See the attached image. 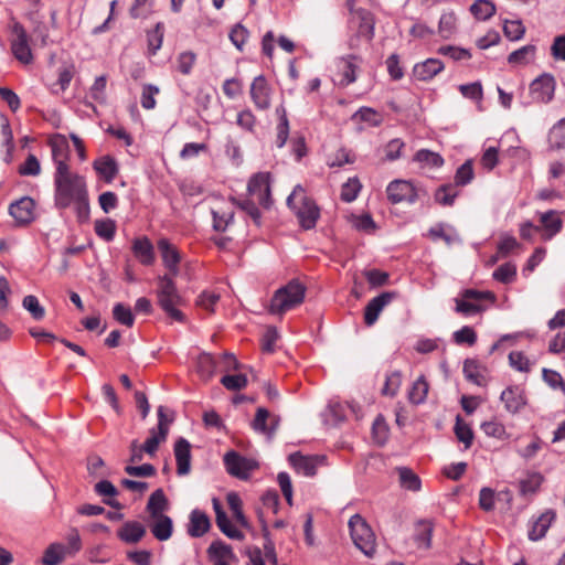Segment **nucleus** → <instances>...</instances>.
I'll use <instances>...</instances> for the list:
<instances>
[{"instance_id":"obj_34","label":"nucleus","mask_w":565,"mask_h":565,"mask_svg":"<svg viewBox=\"0 0 565 565\" xmlns=\"http://www.w3.org/2000/svg\"><path fill=\"white\" fill-rule=\"evenodd\" d=\"M554 516L555 514L551 511L541 514L540 518L533 522L529 531V539L531 541L541 540L548 530L552 521L554 520Z\"/></svg>"},{"instance_id":"obj_54","label":"nucleus","mask_w":565,"mask_h":565,"mask_svg":"<svg viewBox=\"0 0 565 565\" xmlns=\"http://www.w3.org/2000/svg\"><path fill=\"white\" fill-rule=\"evenodd\" d=\"M402 385V374L398 371H394L386 376L382 394L386 396H395Z\"/></svg>"},{"instance_id":"obj_57","label":"nucleus","mask_w":565,"mask_h":565,"mask_svg":"<svg viewBox=\"0 0 565 565\" xmlns=\"http://www.w3.org/2000/svg\"><path fill=\"white\" fill-rule=\"evenodd\" d=\"M457 17L455 12L444 13L439 20V33L447 39L456 31Z\"/></svg>"},{"instance_id":"obj_32","label":"nucleus","mask_w":565,"mask_h":565,"mask_svg":"<svg viewBox=\"0 0 565 565\" xmlns=\"http://www.w3.org/2000/svg\"><path fill=\"white\" fill-rule=\"evenodd\" d=\"M535 45L527 44L513 51L508 56V63L514 66H524L532 63L535 58Z\"/></svg>"},{"instance_id":"obj_22","label":"nucleus","mask_w":565,"mask_h":565,"mask_svg":"<svg viewBox=\"0 0 565 565\" xmlns=\"http://www.w3.org/2000/svg\"><path fill=\"white\" fill-rule=\"evenodd\" d=\"M216 356L210 353H201L196 359V373L204 382L210 381L217 372Z\"/></svg>"},{"instance_id":"obj_26","label":"nucleus","mask_w":565,"mask_h":565,"mask_svg":"<svg viewBox=\"0 0 565 565\" xmlns=\"http://www.w3.org/2000/svg\"><path fill=\"white\" fill-rule=\"evenodd\" d=\"M146 534L145 526L136 521L126 522L118 531V537L130 544L138 543Z\"/></svg>"},{"instance_id":"obj_35","label":"nucleus","mask_w":565,"mask_h":565,"mask_svg":"<svg viewBox=\"0 0 565 565\" xmlns=\"http://www.w3.org/2000/svg\"><path fill=\"white\" fill-rule=\"evenodd\" d=\"M429 391V384L424 375H420L408 390V401L418 405L426 401Z\"/></svg>"},{"instance_id":"obj_53","label":"nucleus","mask_w":565,"mask_h":565,"mask_svg":"<svg viewBox=\"0 0 565 565\" xmlns=\"http://www.w3.org/2000/svg\"><path fill=\"white\" fill-rule=\"evenodd\" d=\"M350 221L352 226L360 232L370 234L376 228V225L370 214L352 215Z\"/></svg>"},{"instance_id":"obj_29","label":"nucleus","mask_w":565,"mask_h":565,"mask_svg":"<svg viewBox=\"0 0 565 565\" xmlns=\"http://www.w3.org/2000/svg\"><path fill=\"white\" fill-rule=\"evenodd\" d=\"M540 222L545 230L544 238L550 239L555 234L561 232L563 222L559 218L556 211H547L545 213H542L540 216Z\"/></svg>"},{"instance_id":"obj_30","label":"nucleus","mask_w":565,"mask_h":565,"mask_svg":"<svg viewBox=\"0 0 565 565\" xmlns=\"http://www.w3.org/2000/svg\"><path fill=\"white\" fill-rule=\"evenodd\" d=\"M443 63L437 58H428L423 63L416 64L414 74L418 79L427 81L433 78L443 70Z\"/></svg>"},{"instance_id":"obj_19","label":"nucleus","mask_w":565,"mask_h":565,"mask_svg":"<svg viewBox=\"0 0 565 565\" xmlns=\"http://www.w3.org/2000/svg\"><path fill=\"white\" fill-rule=\"evenodd\" d=\"M177 473L185 476L191 470V445L185 438H179L174 444Z\"/></svg>"},{"instance_id":"obj_7","label":"nucleus","mask_w":565,"mask_h":565,"mask_svg":"<svg viewBox=\"0 0 565 565\" xmlns=\"http://www.w3.org/2000/svg\"><path fill=\"white\" fill-rule=\"evenodd\" d=\"M11 51L14 57L22 64H30L33 61L29 36L23 25L19 22L12 25Z\"/></svg>"},{"instance_id":"obj_8","label":"nucleus","mask_w":565,"mask_h":565,"mask_svg":"<svg viewBox=\"0 0 565 565\" xmlns=\"http://www.w3.org/2000/svg\"><path fill=\"white\" fill-rule=\"evenodd\" d=\"M250 198L264 207H269L270 200V180L269 173L259 172L253 175L247 185Z\"/></svg>"},{"instance_id":"obj_44","label":"nucleus","mask_w":565,"mask_h":565,"mask_svg":"<svg viewBox=\"0 0 565 565\" xmlns=\"http://www.w3.org/2000/svg\"><path fill=\"white\" fill-rule=\"evenodd\" d=\"M216 524L218 529L230 539L242 541L244 540V534L237 527H235L232 522L228 520L226 513H218L217 518H215Z\"/></svg>"},{"instance_id":"obj_49","label":"nucleus","mask_w":565,"mask_h":565,"mask_svg":"<svg viewBox=\"0 0 565 565\" xmlns=\"http://www.w3.org/2000/svg\"><path fill=\"white\" fill-rule=\"evenodd\" d=\"M94 228L96 235L105 239L106 242H110L115 237L116 223L110 218L96 221Z\"/></svg>"},{"instance_id":"obj_1","label":"nucleus","mask_w":565,"mask_h":565,"mask_svg":"<svg viewBox=\"0 0 565 565\" xmlns=\"http://www.w3.org/2000/svg\"><path fill=\"white\" fill-rule=\"evenodd\" d=\"M54 204L60 210L73 206L78 218H87L89 199L84 175L70 170L54 172Z\"/></svg>"},{"instance_id":"obj_47","label":"nucleus","mask_w":565,"mask_h":565,"mask_svg":"<svg viewBox=\"0 0 565 565\" xmlns=\"http://www.w3.org/2000/svg\"><path fill=\"white\" fill-rule=\"evenodd\" d=\"M390 429L384 417L379 415L372 426L373 440L379 445H384L388 439Z\"/></svg>"},{"instance_id":"obj_46","label":"nucleus","mask_w":565,"mask_h":565,"mask_svg":"<svg viewBox=\"0 0 565 565\" xmlns=\"http://www.w3.org/2000/svg\"><path fill=\"white\" fill-rule=\"evenodd\" d=\"M160 88L153 84H143L140 96V104L143 109H153L157 105L156 96L159 95Z\"/></svg>"},{"instance_id":"obj_51","label":"nucleus","mask_w":565,"mask_h":565,"mask_svg":"<svg viewBox=\"0 0 565 565\" xmlns=\"http://www.w3.org/2000/svg\"><path fill=\"white\" fill-rule=\"evenodd\" d=\"M221 296L220 294L215 291L205 290L200 294V296L196 299V306L209 313L214 312V308L216 303L218 302Z\"/></svg>"},{"instance_id":"obj_6","label":"nucleus","mask_w":565,"mask_h":565,"mask_svg":"<svg viewBox=\"0 0 565 565\" xmlns=\"http://www.w3.org/2000/svg\"><path fill=\"white\" fill-rule=\"evenodd\" d=\"M494 301L495 296L491 291L467 289L461 292V313L471 316L484 311Z\"/></svg>"},{"instance_id":"obj_21","label":"nucleus","mask_w":565,"mask_h":565,"mask_svg":"<svg viewBox=\"0 0 565 565\" xmlns=\"http://www.w3.org/2000/svg\"><path fill=\"white\" fill-rule=\"evenodd\" d=\"M359 57L355 55H348L345 57H341L338 61L337 66L341 76L340 85L348 86L349 84L355 82V72L359 67Z\"/></svg>"},{"instance_id":"obj_64","label":"nucleus","mask_w":565,"mask_h":565,"mask_svg":"<svg viewBox=\"0 0 565 565\" xmlns=\"http://www.w3.org/2000/svg\"><path fill=\"white\" fill-rule=\"evenodd\" d=\"M41 172L40 161L34 154H29L25 161L19 167L21 175H39Z\"/></svg>"},{"instance_id":"obj_2","label":"nucleus","mask_w":565,"mask_h":565,"mask_svg":"<svg viewBox=\"0 0 565 565\" xmlns=\"http://www.w3.org/2000/svg\"><path fill=\"white\" fill-rule=\"evenodd\" d=\"M287 205L296 213L302 228L311 230L316 226L320 210L315 201L307 196L300 184L296 185L287 198Z\"/></svg>"},{"instance_id":"obj_4","label":"nucleus","mask_w":565,"mask_h":565,"mask_svg":"<svg viewBox=\"0 0 565 565\" xmlns=\"http://www.w3.org/2000/svg\"><path fill=\"white\" fill-rule=\"evenodd\" d=\"M306 288L302 284L292 280L275 291L268 311L275 316H282L298 307L305 300Z\"/></svg>"},{"instance_id":"obj_62","label":"nucleus","mask_w":565,"mask_h":565,"mask_svg":"<svg viewBox=\"0 0 565 565\" xmlns=\"http://www.w3.org/2000/svg\"><path fill=\"white\" fill-rule=\"evenodd\" d=\"M173 419H174V417H173L172 412L169 413V409L167 407L159 406L158 407V426H157L156 430L161 431L162 435H168L170 425L172 424Z\"/></svg>"},{"instance_id":"obj_14","label":"nucleus","mask_w":565,"mask_h":565,"mask_svg":"<svg viewBox=\"0 0 565 565\" xmlns=\"http://www.w3.org/2000/svg\"><path fill=\"white\" fill-rule=\"evenodd\" d=\"M158 249L160 252L163 266L167 268L170 276L179 275V265L181 263V255L178 248L171 244L167 238L158 241Z\"/></svg>"},{"instance_id":"obj_48","label":"nucleus","mask_w":565,"mask_h":565,"mask_svg":"<svg viewBox=\"0 0 565 565\" xmlns=\"http://www.w3.org/2000/svg\"><path fill=\"white\" fill-rule=\"evenodd\" d=\"M503 33L511 41H519L525 34V26L520 20H504Z\"/></svg>"},{"instance_id":"obj_40","label":"nucleus","mask_w":565,"mask_h":565,"mask_svg":"<svg viewBox=\"0 0 565 565\" xmlns=\"http://www.w3.org/2000/svg\"><path fill=\"white\" fill-rule=\"evenodd\" d=\"M352 119L366 122L371 127H379L383 122V116L370 107H361L353 114Z\"/></svg>"},{"instance_id":"obj_61","label":"nucleus","mask_w":565,"mask_h":565,"mask_svg":"<svg viewBox=\"0 0 565 565\" xmlns=\"http://www.w3.org/2000/svg\"><path fill=\"white\" fill-rule=\"evenodd\" d=\"M361 189L358 179H349L341 189V200L344 202H352L356 199Z\"/></svg>"},{"instance_id":"obj_20","label":"nucleus","mask_w":565,"mask_h":565,"mask_svg":"<svg viewBox=\"0 0 565 565\" xmlns=\"http://www.w3.org/2000/svg\"><path fill=\"white\" fill-rule=\"evenodd\" d=\"M211 529V520L209 515L199 509H194L190 513L188 534L192 537H201Z\"/></svg>"},{"instance_id":"obj_28","label":"nucleus","mask_w":565,"mask_h":565,"mask_svg":"<svg viewBox=\"0 0 565 565\" xmlns=\"http://www.w3.org/2000/svg\"><path fill=\"white\" fill-rule=\"evenodd\" d=\"M169 502L162 489H157L151 493L147 503V512L151 518L163 516Z\"/></svg>"},{"instance_id":"obj_12","label":"nucleus","mask_w":565,"mask_h":565,"mask_svg":"<svg viewBox=\"0 0 565 565\" xmlns=\"http://www.w3.org/2000/svg\"><path fill=\"white\" fill-rule=\"evenodd\" d=\"M224 463L228 473L239 479H247L256 467L253 460L242 457L235 451L225 454Z\"/></svg>"},{"instance_id":"obj_33","label":"nucleus","mask_w":565,"mask_h":565,"mask_svg":"<svg viewBox=\"0 0 565 565\" xmlns=\"http://www.w3.org/2000/svg\"><path fill=\"white\" fill-rule=\"evenodd\" d=\"M433 534V523L420 520L415 525L414 541L418 548H429Z\"/></svg>"},{"instance_id":"obj_50","label":"nucleus","mask_w":565,"mask_h":565,"mask_svg":"<svg viewBox=\"0 0 565 565\" xmlns=\"http://www.w3.org/2000/svg\"><path fill=\"white\" fill-rule=\"evenodd\" d=\"M458 191L455 185H443L435 193V200L443 206H449L455 203Z\"/></svg>"},{"instance_id":"obj_36","label":"nucleus","mask_w":565,"mask_h":565,"mask_svg":"<svg viewBox=\"0 0 565 565\" xmlns=\"http://www.w3.org/2000/svg\"><path fill=\"white\" fill-rule=\"evenodd\" d=\"M414 161L423 169H435L444 164V159L439 153L426 149L417 151L414 156Z\"/></svg>"},{"instance_id":"obj_3","label":"nucleus","mask_w":565,"mask_h":565,"mask_svg":"<svg viewBox=\"0 0 565 565\" xmlns=\"http://www.w3.org/2000/svg\"><path fill=\"white\" fill-rule=\"evenodd\" d=\"M175 276L162 275L157 279V298L160 308L169 316L171 319L183 322L184 315L178 309V306L181 305V296L178 292L175 282Z\"/></svg>"},{"instance_id":"obj_23","label":"nucleus","mask_w":565,"mask_h":565,"mask_svg":"<svg viewBox=\"0 0 565 565\" xmlns=\"http://www.w3.org/2000/svg\"><path fill=\"white\" fill-rule=\"evenodd\" d=\"M508 412L516 413L525 405V398L520 387H508L500 396Z\"/></svg>"},{"instance_id":"obj_59","label":"nucleus","mask_w":565,"mask_h":565,"mask_svg":"<svg viewBox=\"0 0 565 565\" xmlns=\"http://www.w3.org/2000/svg\"><path fill=\"white\" fill-rule=\"evenodd\" d=\"M168 435H162L161 431L156 430L154 428L150 430V436L143 444L145 452L150 456H153L160 444L166 441Z\"/></svg>"},{"instance_id":"obj_13","label":"nucleus","mask_w":565,"mask_h":565,"mask_svg":"<svg viewBox=\"0 0 565 565\" xmlns=\"http://www.w3.org/2000/svg\"><path fill=\"white\" fill-rule=\"evenodd\" d=\"M250 98L255 107L259 110H266L270 107L271 88L265 76L259 75L252 82Z\"/></svg>"},{"instance_id":"obj_25","label":"nucleus","mask_w":565,"mask_h":565,"mask_svg":"<svg viewBox=\"0 0 565 565\" xmlns=\"http://www.w3.org/2000/svg\"><path fill=\"white\" fill-rule=\"evenodd\" d=\"M150 531L158 541H168L172 536L173 522L170 516L151 518Z\"/></svg>"},{"instance_id":"obj_43","label":"nucleus","mask_w":565,"mask_h":565,"mask_svg":"<svg viewBox=\"0 0 565 565\" xmlns=\"http://www.w3.org/2000/svg\"><path fill=\"white\" fill-rule=\"evenodd\" d=\"M209 554L211 557L215 558V562H226L234 558V553L230 545L221 542L215 541L213 542L209 550Z\"/></svg>"},{"instance_id":"obj_31","label":"nucleus","mask_w":565,"mask_h":565,"mask_svg":"<svg viewBox=\"0 0 565 565\" xmlns=\"http://www.w3.org/2000/svg\"><path fill=\"white\" fill-rule=\"evenodd\" d=\"M486 367L478 361L467 359L463 364V373L468 381L476 385H483L486 383Z\"/></svg>"},{"instance_id":"obj_15","label":"nucleus","mask_w":565,"mask_h":565,"mask_svg":"<svg viewBox=\"0 0 565 565\" xmlns=\"http://www.w3.org/2000/svg\"><path fill=\"white\" fill-rule=\"evenodd\" d=\"M386 193L388 200L394 204L414 202L417 196L414 185L405 180L392 181L386 189Z\"/></svg>"},{"instance_id":"obj_58","label":"nucleus","mask_w":565,"mask_h":565,"mask_svg":"<svg viewBox=\"0 0 565 565\" xmlns=\"http://www.w3.org/2000/svg\"><path fill=\"white\" fill-rule=\"evenodd\" d=\"M22 306L25 310H28L31 313V316L35 320L43 319V317L45 315V310L40 305L39 299L35 296H33V295L25 296L23 298Z\"/></svg>"},{"instance_id":"obj_56","label":"nucleus","mask_w":565,"mask_h":565,"mask_svg":"<svg viewBox=\"0 0 565 565\" xmlns=\"http://www.w3.org/2000/svg\"><path fill=\"white\" fill-rule=\"evenodd\" d=\"M461 95L466 98L476 102L478 104V108L481 109L483 90L480 82H475L468 85H461Z\"/></svg>"},{"instance_id":"obj_37","label":"nucleus","mask_w":565,"mask_h":565,"mask_svg":"<svg viewBox=\"0 0 565 565\" xmlns=\"http://www.w3.org/2000/svg\"><path fill=\"white\" fill-rule=\"evenodd\" d=\"M548 145L552 150L565 148V118L557 121L548 132Z\"/></svg>"},{"instance_id":"obj_10","label":"nucleus","mask_w":565,"mask_h":565,"mask_svg":"<svg viewBox=\"0 0 565 565\" xmlns=\"http://www.w3.org/2000/svg\"><path fill=\"white\" fill-rule=\"evenodd\" d=\"M51 147L52 160L55 164V171L70 170V145L64 135L56 134L49 140Z\"/></svg>"},{"instance_id":"obj_27","label":"nucleus","mask_w":565,"mask_h":565,"mask_svg":"<svg viewBox=\"0 0 565 565\" xmlns=\"http://www.w3.org/2000/svg\"><path fill=\"white\" fill-rule=\"evenodd\" d=\"M94 169L104 178L107 183L114 181L118 174V166L114 158L109 156L102 157L94 162Z\"/></svg>"},{"instance_id":"obj_11","label":"nucleus","mask_w":565,"mask_h":565,"mask_svg":"<svg viewBox=\"0 0 565 565\" xmlns=\"http://www.w3.org/2000/svg\"><path fill=\"white\" fill-rule=\"evenodd\" d=\"M326 461L324 456H305L299 452L291 454L289 456V462L295 470L306 477H313L317 473V469L323 466Z\"/></svg>"},{"instance_id":"obj_55","label":"nucleus","mask_w":565,"mask_h":565,"mask_svg":"<svg viewBox=\"0 0 565 565\" xmlns=\"http://www.w3.org/2000/svg\"><path fill=\"white\" fill-rule=\"evenodd\" d=\"M492 276L500 282L509 284L516 276V267L511 263H504L493 271Z\"/></svg>"},{"instance_id":"obj_60","label":"nucleus","mask_w":565,"mask_h":565,"mask_svg":"<svg viewBox=\"0 0 565 565\" xmlns=\"http://www.w3.org/2000/svg\"><path fill=\"white\" fill-rule=\"evenodd\" d=\"M196 55L191 51H185L179 54L177 58L178 71L183 75H189L195 64Z\"/></svg>"},{"instance_id":"obj_16","label":"nucleus","mask_w":565,"mask_h":565,"mask_svg":"<svg viewBox=\"0 0 565 565\" xmlns=\"http://www.w3.org/2000/svg\"><path fill=\"white\" fill-rule=\"evenodd\" d=\"M397 296L394 291L382 292L369 301L364 309V322L366 326H372L377 320L381 311L392 302Z\"/></svg>"},{"instance_id":"obj_45","label":"nucleus","mask_w":565,"mask_h":565,"mask_svg":"<svg viewBox=\"0 0 565 565\" xmlns=\"http://www.w3.org/2000/svg\"><path fill=\"white\" fill-rule=\"evenodd\" d=\"M269 418V412L266 408L259 407L253 420V428L266 435H271L276 428L277 423L273 422L271 426H267L266 422Z\"/></svg>"},{"instance_id":"obj_18","label":"nucleus","mask_w":565,"mask_h":565,"mask_svg":"<svg viewBox=\"0 0 565 565\" xmlns=\"http://www.w3.org/2000/svg\"><path fill=\"white\" fill-rule=\"evenodd\" d=\"M34 207V201L29 196H24L10 205L9 213L17 224L24 225L33 220Z\"/></svg>"},{"instance_id":"obj_5","label":"nucleus","mask_w":565,"mask_h":565,"mask_svg":"<svg viewBox=\"0 0 565 565\" xmlns=\"http://www.w3.org/2000/svg\"><path fill=\"white\" fill-rule=\"evenodd\" d=\"M350 535L354 545L367 557L376 552V537L371 526L360 514H354L349 520Z\"/></svg>"},{"instance_id":"obj_24","label":"nucleus","mask_w":565,"mask_h":565,"mask_svg":"<svg viewBox=\"0 0 565 565\" xmlns=\"http://www.w3.org/2000/svg\"><path fill=\"white\" fill-rule=\"evenodd\" d=\"M132 252L142 265L150 266L153 264L154 252L149 238L141 237L135 239L132 243Z\"/></svg>"},{"instance_id":"obj_38","label":"nucleus","mask_w":565,"mask_h":565,"mask_svg":"<svg viewBox=\"0 0 565 565\" xmlns=\"http://www.w3.org/2000/svg\"><path fill=\"white\" fill-rule=\"evenodd\" d=\"M397 472L402 488L411 491H418L420 489V479L412 469L401 467L397 468Z\"/></svg>"},{"instance_id":"obj_41","label":"nucleus","mask_w":565,"mask_h":565,"mask_svg":"<svg viewBox=\"0 0 565 565\" xmlns=\"http://www.w3.org/2000/svg\"><path fill=\"white\" fill-rule=\"evenodd\" d=\"M471 14L480 21L490 19L495 12V6L489 0H477L470 6Z\"/></svg>"},{"instance_id":"obj_63","label":"nucleus","mask_w":565,"mask_h":565,"mask_svg":"<svg viewBox=\"0 0 565 565\" xmlns=\"http://www.w3.org/2000/svg\"><path fill=\"white\" fill-rule=\"evenodd\" d=\"M222 385L230 391L242 390L247 385V377L244 374L224 375L221 379Z\"/></svg>"},{"instance_id":"obj_42","label":"nucleus","mask_w":565,"mask_h":565,"mask_svg":"<svg viewBox=\"0 0 565 565\" xmlns=\"http://www.w3.org/2000/svg\"><path fill=\"white\" fill-rule=\"evenodd\" d=\"M66 556L64 545L53 543L45 550L42 563L44 565H58Z\"/></svg>"},{"instance_id":"obj_9","label":"nucleus","mask_w":565,"mask_h":565,"mask_svg":"<svg viewBox=\"0 0 565 565\" xmlns=\"http://www.w3.org/2000/svg\"><path fill=\"white\" fill-rule=\"evenodd\" d=\"M213 228L218 232L227 230L234 218V203L223 198H215L211 206Z\"/></svg>"},{"instance_id":"obj_52","label":"nucleus","mask_w":565,"mask_h":565,"mask_svg":"<svg viewBox=\"0 0 565 565\" xmlns=\"http://www.w3.org/2000/svg\"><path fill=\"white\" fill-rule=\"evenodd\" d=\"M113 316L116 321L128 328L134 326L135 318L131 309L128 306L116 303L113 309Z\"/></svg>"},{"instance_id":"obj_39","label":"nucleus","mask_w":565,"mask_h":565,"mask_svg":"<svg viewBox=\"0 0 565 565\" xmlns=\"http://www.w3.org/2000/svg\"><path fill=\"white\" fill-rule=\"evenodd\" d=\"M226 500L236 522L243 527H248V521L243 513V503L239 495L235 492H230Z\"/></svg>"},{"instance_id":"obj_17","label":"nucleus","mask_w":565,"mask_h":565,"mask_svg":"<svg viewBox=\"0 0 565 565\" xmlns=\"http://www.w3.org/2000/svg\"><path fill=\"white\" fill-rule=\"evenodd\" d=\"M555 81L553 76L544 74L531 83L530 90L533 98L540 103H548L554 96Z\"/></svg>"}]
</instances>
